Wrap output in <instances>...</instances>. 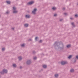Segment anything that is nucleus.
Returning <instances> with one entry per match:
<instances>
[{
	"instance_id": "nucleus-1",
	"label": "nucleus",
	"mask_w": 78,
	"mask_h": 78,
	"mask_svg": "<svg viewBox=\"0 0 78 78\" xmlns=\"http://www.w3.org/2000/svg\"><path fill=\"white\" fill-rule=\"evenodd\" d=\"M53 45L55 49H58L60 50H63L64 49V44L61 41H56L55 42Z\"/></svg>"
},
{
	"instance_id": "nucleus-2",
	"label": "nucleus",
	"mask_w": 78,
	"mask_h": 78,
	"mask_svg": "<svg viewBox=\"0 0 78 78\" xmlns=\"http://www.w3.org/2000/svg\"><path fill=\"white\" fill-rule=\"evenodd\" d=\"M8 73V70L5 69H4L2 71L0 72V73L1 75H4L5 73Z\"/></svg>"
},
{
	"instance_id": "nucleus-3",
	"label": "nucleus",
	"mask_w": 78,
	"mask_h": 78,
	"mask_svg": "<svg viewBox=\"0 0 78 78\" xmlns=\"http://www.w3.org/2000/svg\"><path fill=\"white\" fill-rule=\"evenodd\" d=\"M16 8L13 7V13H15V14H16L18 12V11L16 10Z\"/></svg>"
},
{
	"instance_id": "nucleus-4",
	"label": "nucleus",
	"mask_w": 78,
	"mask_h": 78,
	"mask_svg": "<svg viewBox=\"0 0 78 78\" xmlns=\"http://www.w3.org/2000/svg\"><path fill=\"white\" fill-rule=\"evenodd\" d=\"M34 3V1H31L29 2L28 3H27V5H31Z\"/></svg>"
},
{
	"instance_id": "nucleus-5",
	"label": "nucleus",
	"mask_w": 78,
	"mask_h": 78,
	"mask_svg": "<svg viewBox=\"0 0 78 78\" xmlns=\"http://www.w3.org/2000/svg\"><path fill=\"white\" fill-rule=\"evenodd\" d=\"M62 65H65V64H67L68 62H67L62 61L61 62Z\"/></svg>"
},
{
	"instance_id": "nucleus-6",
	"label": "nucleus",
	"mask_w": 78,
	"mask_h": 78,
	"mask_svg": "<svg viewBox=\"0 0 78 78\" xmlns=\"http://www.w3.org/2000/svg\"><path fill=\"white\" fill-rule=\"evenodd\" d=\"M37 9H34L32 11V13H33L34 14H36V12L37 11Z\"/></svg>"
},
{
	"instance_id": "nucleus-7",
	"label": "nucleus",
	"mask_w": 78,
	"mask_h": 78,
	"mask_svg": "<svg viewBox=\"0 0 78 78\" xmlns=\"http://www.w3.org/2000/svg\"><path fill=\"white\" fill-rule=\"evenodd\" d=\"M31 61L30 60H28L27 61V65H30L31 64Z\"/></svg>"
},
{
	"instance_id": "nucleus-8",
	"label": "nucleus",
	"mask_w": 78,
	"mask_h": 78,
	"mask_svg": "<svg viewBox=\"0 0 78 78\" xmlns=\"http://www.w3.org/2000/svg\"><path fill=\"white\" fill-rule=\"evenodd\" d=\"M42 67L44 69H46L47 68V66L46 65H44L42 66Z\"/></svg>"
},
{
	"instance_id": "nucleus-9",
	"label": "nucleus",
	"mask_w": 78,
	"mask_h": 78,
	"mask_svg": "<svg viewBox=\"0 0 78 78\" xmlns=\"http://www.w3.org/2000/svg\"><path fill=\"white\" fill-rule=\"evenodd\" d=\"M18 59L19 61H21L22 59V57L21 56H19L18 57Z\"/></svg>"
},
{
	"instance_id": "nucleus-10",
	"label": "nucleus",
	"mask_w": 78,
	"mask_h": 78,
	"mask_svg": "<svg viewBox=\"0 0 78 78\" xmlns=\"http://www.w3.org/2000/svg\"><path fill=\"white\" fill-rule=\"evenodd\" d=\"M29 25V24H28V23H26V24H25L24 25V27H28V26Z\"/></svg>"
},
{
	"instance_id": "nucleus-11",
	"label": "nucleus",
	"mask_w": 78,
	"mask_h": 78,
	"mask_svg": "<svg viewBox=\"0 0 78 78\" xmlns=\"http://www.w3.org/2000/svg\"><path fill=\"white\" fill-rule=\"evenodd\" d=\"M71 47V44H68L66 46V47L68 48H70Z\"/></svg>"
},
{
	"instance_id": "nucleus-12",
	"label": "nucleus",
	"mask_w": 78,
	"mask_h": 78,
	"mask_svg": "<svg viewBox=\"0 0 78 78\" xmlns=\"http://www.w3.org/2000/svg\"><path fill=\"white\" fill-rule=\"evenodd\" d=\"M6 3H7V4L9 5L11 3V1H6Z\"/></svg>"
},
{
	"instance_id": "nucleus-13",
	"label": "nucleus",
	"mask_w": 78,
	"mask_h": 78,
	"mask_svg": "<svg viewBox=\"0 0 78 78\" xmlns=\"http://www.w3.org/2000/svg\"><path fill=\"white\" fill-rule=\"evenodd\" d=\"M25 17H26V18H30V16L28 15H26Z\"/></svg>"
},
{
	"instance_id": "nucleus-14",
	"label": "nucleus",
	"mask_w": 78,
	"mask_h": 78,
	"mask_svg": "<svg viewBox=\"0 0 78 78\" xmlns=\"http://www.w3.org/2000/svg\"><path fill=\"white\" fill-rule=\"evenodd\" d=\"M71 25H72L73 27H75V25L74 24V23H72Z\"/></svg>"
},
{
	"instance_id": "nucleus-15",
	"label": "nucleus",
	"mask_w": 78,
	"mask_h": 78,
	"mask_svg": "<svg viewBox=\"0 0 78 78\" xmlns=\"http://www.w3.org/2000/svg\"><path fill=\"white\" fill-rule=\"evenodd\" d=\"M58 74H56L55 75V78H58Z\"/></svg>"
},
{
	"instance_id": "nucleus-16",
	"label": "nucleus",
	"mask_w": 78,
	"mask_h": 78,
	"mask_svg": "<svg viewBox=\"0 0 78 78\" xmlns=\"http://www.w3.org/2000/svg\"><path fill=\"white\" fill-rule=\"evenodd\" d=\"M12 66L13 67L16 68L17 67V65L16 64H13Z\"/></svg>"
},
{
	"instance_id": "nucleus-17",
	"label": "nucleus",
	"mask_w": 78,
	"mask_h": 78,
	"mask_svg": "<svg viewBox=\"0 0 78 78\" xmlns=\"http://www.w3.org/2000/svg\"><path fill=\"white\" fill-rule=\"evenodd\" d=\"M70 72H74V69H72L70 70Z\"/></svg>"
},
{
	"instance_id": "nucleus-18",
	"label": "nucleus",
	"mask_w": 78,
	"mask_h": 78,
	"mask_svg": "<svg viewBox=\"0 0 78 78\" xmlns=\"http://www.w3.org/2000/svg\"><path fill=\"white\" fill-rule=\"evenodd\" d=\"M72 55H70L68 56V58L69 59H70L71 58H72Z\"/></svg>"
},
{
	"instance_id": "nucleus-19",
	"label": "nucleus",
	"mask_w": 78,
	"mask_h": 78,
	"mask_svg": "<svg viewBox=\"0 0 78 78\" xmlns=\"http://www.w3.org/2000/svg\"><path fill=\"white\" fill-rule=\"evenodd\" d=\"M24 46H25V44H21V47H24Z\"/></svg>"
},
{
	"instance_id": "nucleus-20",
	"label": "nucleus",
	"mask_w": 78,
	"mask_h": 78,
	"mask_svg": "<svg viewBox=\"0 0 78 78\" xmlns=\"http://www.w3.org/2000/svg\"><path fill=\"white\" fill-rule=\"evenodd\" d=\"M9 11H8H8L6 12V14H9Z\"/></svg>"
},
{
	"instance_id": "nucleus-21",
	"label": "nucleus",
	"mask_w": 78,
	"mask_h": 78,
	"mask_svg": "<svg viewBox=\"0 0 78 78\" xmlns=\"http://www.w3.org/2000/svg\"><path fill=\"white\" fill-rule=\"evenodd\" d=\"M39 43H42V40H40V41H38Z\"/></svg>"
},
{
	"instance_id": "nucleus-22",
	"label": "nucleus",
	"mask_w": 78,
	"mask_h": 78,
	"mask_svg": "<svg viewBox=\"0 0 78 78\" xmlns=\"http://www.w3.org/2000/svg\"><path fill=\"white\" fill-rule=\"evenodd\" d=\"M75 16L76 17H78V15L77 14H76L75 15Z\"/></svg>"
},
{
	"instance_id": "nucleus-23",
	"label": "nucleus",
	"mask_w": 78,
	"mask_h": 78,
	"mask_svg": "<svg viewBox=\"0 0 78 78\" xmlns=\"http://www.w3.org/2000/svg\"><path fill=\"white\" fill-rule=\"evenodd\" d=\"M33 59L34 60H36L37 59V57H35Z\"/></svg>"
},
{
	"instance_id": "nucleus-24",
	"label": "nucleus",
	"mask_w": 78,
	"mask_h": 78,
	"mask_svg": "<svg viewBox=\"0 0 78 78\" xmlns=\"http://www.w3.org/2000/svg\"><path fill=\"white\" fill-rule=\"evenodd\" d=\"M52 9H53V10H55V9H56V8L55 7H53L52 8Z\"/></svg>"
},
{
	"instance_id": "nucleus-25",
	"label": "nucleus",
	"mask_w": 78,
	"mask_h": 78,
	"mask_svg": "<svg viewBox=\"0 0 78 78\" xmlns=\"http://www.w3.org/2000/svg\"><path fill=\"white\" fill-rule=\"evenodd\" d=\"M5 48H3L2 49V51H5Z\"/></svg>"
},
{
	"instance_id": "nucleus-26",
	"label": "nucleus",
	"mask_w": 78,
	"mask_h": 78,
	"mask_svg": "<svg viewBox=\"0 0 78 78\" xmlns=\"http://www.w3.org/2000/svg\"><path fill=\"white\" fill-rule=\"evenodd\" d=\"M54 17H56V16H57V14H54Z\"/></svg>"
},
{
	"instance_id": "nucleus-27",
	"label": "nucleus",
	"mask_w": 78,
	"mask_h": 78,
	"mask_svg": "<svg viewBox=\"0 0 78 78\" xmlns=\"http://www.w3.org/2000/svg\"><path fill=\"white\" fill-rule=\"evenodd\" d=\"M37 39H38V37H36L35 38V40L37 41Z\"/></svg>"
},
{
	"instance_id": "nucleus-28",
	"label": "nucleus",
	"mask_w": 78,
	"mask_h": 78,
	"mask_svg": "<svg viewBox=\"0 0 78 78\" xmlns=\"http://www.w3.org/2000/svg\"><path fill=\"white\" fill-rule=\"evenodd\" d=\"M62 10H63V11H65V9H66V8H62Z\"/></svg>"
},
{
	"instance_id": "nucleus-29",
	"label": "nucleus",
	"mask_w": 78,
	"mask_h": 78,
	"mask_svg": "<svg viewBox=\"0 0 78 78\" xmlns=\"http://www.w3.org/2000/svg\"><path fill=\"white\" fill-rule=\"evenodd\" d=\"M76 59H78V55H76Z\"/></svg>"
},
{
	"instance_id": "nucleus-30",
	"label": "nucleus",
	"mask_w": 78,
	"mask_h": 78,
	"mask_svg": "<svg viewBox=\"0 0 78 78\" xmlns=\"http://www.w3.org/2000/svg\"><path fill=\"white\" fill-rule=\"evenodd\" d=\"M64 15H65V16H67V13H64Z\"/></svg>"
},
{
	"instance_id": "nucleus-31",
	"label": "nucleus",
	"mask_w": 78,
	"mask_h": 78,
	"mask_svg": "<svg viewBox=\"0 0 78 78\" xmlns=\"http://www.w3.org/2000/svg\"><path fill=\"white\" fill-rule=\"evenodd\" d=\"M33 54H35V53H36V52H35V51H33Z\"/></svg>"
},
{
	"instance_id": "nucleus-32",
	"label": "nucleus",
	"mask_w": 78,
	"mask_h": 78,
	"mask_svg": "<svg viewBox=\"0 0 78 78\" xmlns=\"http://www.w3.org/2000/svg\"><path fill=\"white\" fill-rule=\"evenodd\" d=\"M63 20V19H61L59 21H60V22H61V21H62V20Z\"/></svg>"
},
{
	"instance_id": "nucleus-33",
	"label": "nucleus",
	"mask_w": 78,
	"mask_h": 78,
	"mask_svg": "<svg viewBox=\"0 0 78 78\" xmlns=\"http://www.w3.org/2000/svg\"><path fill=\"white\" fill-rule=\"evenodd\" d=\"M76 59L74 60V62H76Z\"/></svg>"
},
{
	"instance_id": "nucleus-34",
	"label": "nucleus",
	"mask_w": 78,
	"mask_h": 78,
	"mask_svg": "<svg viewBox=\"0 0 78 78\" xmlns=\"http://www.w3.org/2000/svg\"><path fill=\"white\" fill-rule=\"evenodd\" d=\"M20 69H22V67L20 66Z\"/></svg>"
},
{
	"instance_id": "nucleus-35",
	"label": "nucleus",
	"mask_w": 78,
	"mask_h": 78,
	"mask_svg": "<svg viewBox=\"0 0 78 78\" xmlns=\"http://www.w3.org/2000/svg\"><path fill=\"white\" fill-rule=\"evenodd\" d=\"M29 41H32V40L31 39H29Z\"/></svg>"
},
{
	"instance_id": "nucleus-36",
	"label": "nucleus",
	"mask_w": 78,
	"mask_h": 78,
	"mask_svg": "<svg viewBox=\"0 0 78 78\" xmlns=\"http://www.w3.org/2000/svg\"><path fill=\"white\" fill-rule=\"evenodd\" d=\"M70 19H71V20H73V18H70Z\"/></svg>"
},
{
	"instance_id": "nucleus-37",
	"label": "nucleus",
	"mask_w": 78,
	"mask_h": 78,
	"mask_svg": "<svg viewBox=\"0 0 78 78\" xmlns=\"http://www.w3.org/2000/svg\"><path fill=\"white\" fill-rule=\"evenodd\" d=\"M27 12H28V13H29L30 12V11H27Z\"/></svg>"
},
{
	"instance_id": "nucleus-38",
	"label": "nucleus",
	"mask_w": 78,
	"mask_h": 78,
	"mask_svg": "<svg viewBox=\"0 0 78 78\" xmlns=\"http://www.w3.org/2000/svg\"><path fill=\"white\" fill-rule=\"evenodd\" d=\"M12 29L13 30H14V28H12Z\"/></svg>"
},
{
	"instance_id": "nucleus-39",
	"label": "nucleus",
	"mask_w": 78,
	"mask_h": 78,
	"mask_svg": "<svg viewBox=\"0 0 78 78\" xmlns=\"http://www.w3.org/2000/svg\"><path fill=\"white\" fill-rule=\"evenodd\" d=\"M0 17H1V15H0Z\"/></svg>"
},
{
	"instance_id": "nucleus-40",
	"label": "nucleus",
	"mask_w": 78,
	"mask_h": 78,
	"mask_svg": "<svg viewBox=\"0 0 78 78\" xmlns=\"http://www.w3.org/2000/svg\"><path fill=\"white\" fill-rule=\"evenodd\" d=\"M41 70H43V69H41Z\"/></svg>"
},
{
	"instance_id": "nucleus-41",
	"label": "nucleus",
	"mask_w": 78,
	"mask_h": 78,
	"mask_svg": "<svg viewBox=\"0 0 78 78\" xmlns=\"http://www.w3.org/2000/svg\"><path fill=\"white\" fill-rule=\"evenodd\" d=\"M17 1H18V0H16Z\"/></svg>"
},
{
	"instance_id": "nucleus-42",
	"label": "nucleus",
	"mask_w": 78,
	"mask_h": 78,
	"mask_svg": "<svg viewBox=\"0 0 78 78\" xmlns=\"http://www.w3.org/2000/svg\"><path fill=\"white\" fill-rule=\"evenodd\" d=\"M77 5H78V3L77 4Z\"/></svg>"
}]
</instances>
